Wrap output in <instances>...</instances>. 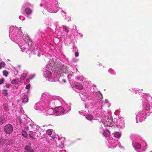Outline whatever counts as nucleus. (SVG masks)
<instances>
[{"mask_svg": "<svg viewBox=\"0 0 152 152\" xmlns=\"http://www.w3.org/2000/svg\"><path fill=\"white\" fill-rule=\"evenodd\" d=\"M56 63L53 59H50L48 63V64L46 65V70L44 72L43 74L44 76L49 79V81H57L59 80L60 77L63 73L69 74L67 77L68 79H70L72 76L73 73L68 70H66L67 67L66 66L61 65L58 66V67L55 68Z\"/></svg>", "mask_w": 152, "mask_h": 152, "instance_id": "obj_1", "label": "nucleus"}, {"mask_svg": "<svg viewBox=\"0 0 152 152\" xmlns=\"http://www.w3.org/2000/svg\"><path fill=\"white\" fill-rule=\"evenodd\" d=\"M9 36L12 41L18 45L22 52L27 50L32 44L29 36L26 34H23L22 33L20 28H18L14 26L10 27Z\"/></svg>", "mask_w": 152, "mask_h": 152, "instance_id": "obj_2", "label": "nucleus"}, {"mask_svg": "<svg viewBox=\"0 0 152 152\" xmlns=\"http://www.w3.org/2000/svg\"><path fill=\"white\" fill-rule=\"evenodd\" d=\"M58 6V2L56 0H49V2L45 3L44 5L49 12L53 13L57 12Z\"/></svg>", "mask_w": 152, "mask_h": 152, "instance_id": "obj_3", "label": "nucleus"}, {"mask_svg": "<svg viewBox=\"0 0 152 152\" xmlns=\"http://www.w3.org/2000/svg\"><path fill=\"white\" fill-rule=\"evenodd\" d=\"M42 99L44 100V102L46 104H50L53 103L54 100L56 99V97L49 95L48 93H44L42 95Z\"/></svg>", "mask_w": 152, "mask_h": 152, "instance_id": "obj_4", "label": "nucleus"}, {"mask_svg": "<svg viewBox=\"0 0 152 152\" xmlns=\"http://www.w3.org/2000/svg\"><path fill=\"white\" fill-rule=\"evenodd\" d=\"M45 104V103H43L42 101H41L36 104L34 108L36 110L40 111L41 113H45L46 112V110H45V107L44 104Z\"/></svg>", "mask_w": 152, "mask_h": 152, "instance_id": "obj_5", "label": "nucleus"}, {"mask_svg": "<svg viewBox=\"0 0 152 152\" xmlns=\"http://www.w3.org/2000/svg\"><path fill=\"white\" fill-rule=\"evenodd\" d=\"M102 122L105 125L109 126H111L113 123L111 117L107 116L103 118Z\"/></svg>", "mask_w": 152, "mask_h": 152, "instance_id": "obj_6", "label": "nucleus"}, {"mask_svg": "<svg viewBox=\"0 0 152 152\" xmlns=\"http://www.w3.org/2000/svg\"><path fill=\"white\" fill-rule=\"evenodd\" d=\"M24 128L26 130H29L31 133L33 131H37L38 129V126L34 124H30L29 126L25 125Z\"/></svg>", "mask_w": 152, "mask_h": 152, "instance_id": "obj_7", "label": "nucleus"}, {"mask_svg": "<svg viewBox=\"0 0 152 152\" xmlns=\"http://www.w3.org/2000/svg\"><path fill=\"white\" fill-rule=\"evenodd\" d=\"M55 115H58L65 114L63 107H59L55 108Z\"/></svg>", "mask_w": 152, "mask_h": 152, "instance_id": "obj_8", "label": "nucleus"}, {"mask_svg": "<svg viewBox=\"0 0 152 152\" xmlns=\"http://www.w3.org/2000/svg\"><path fill=\"white\" fill-rule=\"evenodd\" d=\"M73 87L75 88V91L77 92H79L80 90H81L83 88V85L78 83H75Z\"/></svg>", "mask_w": 152, "mask_h": 152, "instance_id": "obj_9", "label": "nucleus"}, {"mask_svg": "<svg viewBox=\"0 0 152 152\" xmlns=\"http://www.w3.org/2000/svg\"><path fill=\"white\" fill-rule=\"evenodd\" d=\"M45 110H46V112L42 113L43 114L45 115H51L53 114L55 115V108L54 109L52 108H50L47 110L45 108Z\"/></svg>", "mask_w": 152, "mask_h": 152, "instance_id": "obj_10", "label": "nucleus"}, {"mask_svg": "<svg viewBox=\"0 0 152 152\" xmlns=\"http://www.w3.org/2000/svg\"><path fill=\"white\" fill-rule=\"evenodd\" d=\"M13 128L12 126L10 124L6 125L4 128V132L7 134H10L13 131Z\"/></svg>", "mask_w": 152, "mask_h": 152, "instance_id": "obj_11", "label": "nucleus"}, {"mask_svg": "<svg viewBox=\"0 0 152 152\" xmlns=\"http://www.w3.org/2000/svg\"><path fill=\"white\" fill-rule=\"evenodd\" d=\"M65 113L66 114L69 111L71 110V107L68 104H65L63 107Z\"/></svg>", "mask_w": 152, "mask_h": 152, "instance_id": "obj_12", "label": "nucleus"}, {"mask_svg": "<svg viewBox=\"0 0 152 152\" xmlns=\"http://www.w3.org/2000/svg\"><path fill=\"white\" fill-rule=\"evenodd\" d=\"M59 28V30L60 31L63 30L66 34H67L69 32V28L66 26H62L60 27Z\"/></svg>", "mask_w": 152, "mask_h": 152, "instance_id": "obj_13", "label": "nucleus"}, {"mask_svg": "<svg viewBox=\"0 0 152 152\" xmlns=\"http://www.w3.org/2000/svg\"><path fill=\"white\" fill-rule=\"evenodd\" d=\"M27 76V73H23L21 75L20 79V81L22 83L23 82V80Z\"/></svg>", "mask_w": 152, "mask_h": 152, "instance_id": "obj_14", "label": "nucleus"}, {"mask_svg": "<svg viewBox=\"0 0 152 152\" xmlns=\"http://www.w3.org/2000/svg\"><path fill=\"white\" fill-rule=\"evenodd\" d=\"M28 101V96L26 95H24L23 97L22 102L23 103H26Z\"/></svg>", "mask_w": 152, "mask_h": 152, "instance_id": "obj_15", "label": "nucleus"}, {"mask_svg": "<svg viewBox=\"0 0 152 152\" xmlns=\"http://www.w3.org/2000/svg\"><path fill=\"white\" fill-rule=\"evenodd\" d=\"M24 152H34L33 150L28 146H26L25 148Z\"/></svg>", "mask_w": 152, "mask_h": 152, "instance_id": "obj_16", "label": "nucleus"}, {"mask_svg": "<svg viewBox=\"0 0 152 152\" xmlns=\"http://www.w3.org/2000/svg\"><path fill=\"white\" fill-rule=\"evenodd\" d=\"M25 12L27 15H30L32 12L31 10L28 8H27L25 10Z\"/></svg>", "mask_w": 152, "mask_h": 152, "instance_id": "obj_17", "label": "nucleus"}, {"mask_svg": "<svg viewBox=\"0 0 152 152\" xmlns=\"http://www.w3.org/2000/svg\"><path fill=\"white\" fill-rule=\"evenodd\" d=\"M20 81L18 79H15L12 80L11 81V83L13 84H18V83Z\"/></svg>", "mask_w": 152, "mask_h": 152, "instance_id": "obj_18", "label": "nucleus"}, {"mask_svg": "<svg viewBox=\"0 0 152 152\" xmlns=\"http://www.w3.org/2000/svg\"><path fill=\"white\" fill-rule=\"evenodd\" d=\"M86 118L87 120L91 121L93 119L94 117L90 114H88L86 115Z\"/></svg>", "mask_w": 152, "mask_h": 152, "instance_id": "obj_19", "label": "nucleus"}, {"mask_svg": "<svg viewBox=\"0 0 152 152\" xmlns=\"http://www.w3.org/2000/svg\"><path fill=\"white\" fill-rule=\"evenodd\" d=\"M7 141L3 139H0V146H2Z\"/></svg>", "mask_w": 152, "mask_h": 152, "instance_id": "obj_20", "label": "nucleus"}, {"mask_svg": "<svg viewBox=\"0 0 152 152\" xmlns=\"http://www.w3.org/2000/svg\"><path fill=\"white\" fill-rule=\"evenodd\" d=\"M134 145L135 148L137 149H139L141 148V145L138 142L135 143Z\"/></svg>", "mask_w": 152, "mask_h": 152, "instance_id": "obj_21", "label": "nucleus"}, {"mask_svg": "<svg viewBox=\"0 0 152 152\" xmlns=\"http://www.w3.org/2000/svg\"><path fill=\"white\" fill-rule=\"evenodd\" d=\"M80 97H81V99L83 101H86L88 98L87 96H85L84 95H83V94H82L80 96Z\"/></svg>", "mask_w": 152, "mask_h": 152, "instance_id": "obj_22", "label": "nucleus"}, {"mask_svg": "<svg viewBox=\"0 0 152 152\" xmlns=\"http://www.w3.org/2000/svg\"><path fill=\"white\" fill-rule=\"evenodd\" d=\"M110 133L109 132L106 131H104V132L103 133V134L104 136L108 137L110 135Z\"/></svg>", "mask_w": 152, "mask_h": 152, "instance_id": "obj_23", "label": "nucleus"}, {"mask_svg": "<svg viewBox=\"0 0 152 152\" xmlns=\"http://www.w3.org/2000/svg\"><path fill=\"white\" fill-rule=\"evenodd\" d=\"M115 137L117 138H119L121 136V134L118 132H116L114 134Z\"/></svg>", "mask_w": 152, "mask_h": 152, "instance_id": "obj_24", "label": "nucleus"}, {"mask_svg": "<svg viewBox=\"0 0 152 152\" xmlns=\"http://www.w3.org/2000/svg\"><path fill=\"white\" fill-rule=\"evenodd\" d=\"M58 135H53L51 137L56 142V140H58Z\"/></svg>", "mask_w": 152, "mask_h": 152, "instance_id": "obj_25", "label": "nucleus"}, {"mask_svg": "<svg viewBox=\"0 0 152 152\" xmlns=\"http://www.w3.org/2000/svg\"><path fill=\"white\" fill-rule=\"evenodd\" d=\"M5 65V63L3 61L1 62L0 64V69H1L3 67H4Z\"/></svg>", "mask_w": 152, "mask_h": 152, "instance_id": "obj_26", "label": "nucleus"}, {"mask_svg": "<svg viewBox=\"0 0 152 152\" xmlns=\"http://www.w3.org/2000/svg\"><path fill=\"white\" fill-rule=\"evenodd\" d=\"M85 78L82 76H80L78 77H77V79L80 81H83L84 80Z\"/></svg>", "mask_w": 152, "mask_h": 152, "instance_id": "obj_27", "label": "nucleus"}, {"mask_svg": "<svg viewBox=\"0 0 152 152\" xmlns=\"http://www.w3.org/2000/svg\"><path fill=\"white\" fill-rule=\"evenodd\" d=\"M4 119L3 116H0V125L4 123Z\"/></svg>", "mask_w": 152, "mask_h": 152, "instance_id": "obj_28", "label": "nucleus"}, {"mask_svg": "<svg viewBox=\"0 0 152 152\" xmlns=\"http://www.w3.org/2000/svg\"><path fill=\"white\" fill-rule=\"evenodd\" d=\"M79 113L80 115H82L83 116H84L86 114V111L83 110H81L79 112Z\"/></svg>", "mask_w": 152, "mask_h": 152, "instance_id": "obj_29", "label": "nucleus"}, {"mask_svg": "<svg viewBox=\"0 0 152 152\" xmlns=\"http://www.w3.org/2000/svg\"><path fill=\"white\" fill-rule=\"evenodd\" d=\"M3 75L5 77H7L9 74L8 72L6 70H4L3 72Z\"/></svg>", "mask_w": 152, "mask_h": 152, "instance_id": "obj_30", "label": "nucleus"}, {"mask_svg": "<svg viewBox=\"0 0 152 152\" xmlns=\"http://www.w3.org/2000/svg\"><path fill=\"white\" fill-rule=\"evenodd\" d=\"M22 134L23 136L25 137H27V133L26 132L23 130L22 132Z\"/></svg>", "mask_w": 152, "mask_h": 152, "instance_id": "obj_31", "label": "nucleus"}, {"mask_svg": "<svg viewBox=\"0 0 152 152\" xmlns=\"http://www.w3.org/2000/svg\"><path fill=\"white\" fill-rule=\"evenodd\" d=\"M2 93L4 95L7 96L8 95V93L7 91L6 90H3L2 91Z\"/></svg>", "mask_w": 152, "mask_h": 152, "instance_id": "obj_32", "label": "nucleus"}, {"mask_svg": "<svg viewBox=\"0 0 152 152\" xmlns=\"http://www.w3.org/2000/svg\"><path fill=\"white\" fill-rule=\"evenodd\" d=\"M17 121L18 123H19L20 124H21V119L20 117H18L17 118Z\"/></svg>", "mask_w": 152, "mask_h": 152, "instance_id": "obj_33", "label": "nucleus"}, {"mask_svg": "<svg viewBox=\"0 0 152 152\" xmlns=\"http://www.w3.org/2000/svg\"><path fill=\"white\" fill-rule=\"evenodd\" d=\"M47 133L48 135H51L52 133V132L51 130L50 129L48 130L47 131Z\"/></svg>", "mask_w": 152, "mask_h": 152, "instance_id": "obj_34", "label": "nucleus"}, {"mask_svg": "<svg viewBox=\"0 0 152 152\" xmlns=\"http://www.w3.org/2000/svg\"><path fill=\"white\" fill-rule=\"evenodd\" d=\"M4 81V78H2L0 79V85L3 84Z\"/></svg>", "mask_w": 152, "mask_h": 152, "instance_id": "obj_35", "label": "nucleus"}, {"mask_svg": "<svg viewBox=\"0 0 152 152\" xmlns=\"http://www.w3.org/2000/svg\"><path fill=\"white\" fill-rule=\"evenodd\" d=\"M65 19L67 21H70L71 20L70 17L68 16H66Z\"/></svg>", "mask_w": 152, "mask_h": 152, "instance_id": "obj_36", "label": "nucleus"}, {"mask_svg": "<svg viewBox=\"0 0 152 152\" xmlns=\"http://www.w3.org/2000/svg\"><path fill=\"white\" fill-rule=\"evenodd\" d=\"M98 93L99 94V99H102L103 98L102 94L99 92Z\"/></svg>", "mask_w": 152, "mask_h": 152, "instance_id": "obj_37", "label": "nucleus"}, {"mask_svg": "<svg viewBox=\"0 0 152 152\" xmlns=\"http://www.w3.org/2000/svg\"><path fill=\"white\" fill-rule=\"evenodd\" d=\"M19 18L22 20H24L25 19L24 17L22 16H19Z\"/></svg>", "mask_w": 152, "mask_h": 152, "instance_id": "obj_38", "label": "nucleus"}, {"mask_svg": "<svg viewBox=\"0 0 152 152\" xmlns=\"http://www.w3.org/2000/svg\"><path fill=\"white\" fill-rule=\"evenodd\" d=\"M30 84H28L26 86V88L27 89H29L30 88Z\"/></svg>", "mask_w": 152, "mask_h": 152, "instance_id": "obj_39", "label": "nucleus"}, {"mask_svg": "<svg viewBox=\"0 0 152 152\" xmlns=\"http://www.w3.org/2000/svg\"><path fill=\"white\" fill-rule=\"evenodd\" d=\"M35 76V75L33 74L30 76L29 78L30 79H32L34 78Z\"/></svg>", "mask_w": 152, "mask_h": 152, "instance_id": "obj_40", "label": "nucleus"}, {"mask_svg": "<svg viewBox=\"0 0 152 152\" xmlns=\"http://www.w3.org/2000/svg\"><path fill=\"white\" fill-rule=\"evenodd\" d=\"M79 53L77 52H76L75 53V56L76 57H77L79 56Z\"/></svg>", "mask_w": 152, "mask_h": 152, "instance_id": "obj_41", "label": "nucleus"}, {"mask_svg": "<svg viewBox=\"0 0 152 152\" xmlns=\"http://www.w3.org/2000/svg\"><path fill=\"white\" fill-rule=\"evenodd\" d=\"M61 14L63 15H65L66 14V13L65 12H64V11H61Z\"/></svg>", "mask_w": 152, "mask_h": 152, "instance_id": "obj_42", "label": "nucleus"}, {"mask_svg": "<svg viewBox=\"0 0 152 152\" xmlns=\"http://www.w3.org/2000/svg\"><path fill=\"white\" fill-rule=\"evenodd\" d=\"M10 85L9 84H7L6 85V86L7 88H9L10 87Z\"/></svg>", "mask_w": 152, "mask_h": 152, "instance_id": "obj_43", "label": "nucleus"}, {"mask_svg": "<svg viewBox=\"0 0 152 152\" xmlns=\"http://www.w3.org/2000/svg\"><path fill=\"white\" fill-rule=\"evenodd\" d=\"M29 136H30V137H32V138H33V136H32V135H31V133L30 134H29Z\"/></svg>", "mask_w": 152, "mask_h": 152, "instance_id": "obj_44", "label": "nucleus"}, {"mask_svg": "<svg viewBox=\"0 0 152 152\" xmlns=\"http://www.w3.org/2000/svg\"><path fill=\"white\" fill-rule=\"evenodd\" d=\"M40 6L42 7L43 6V4H40Z\"/></svg>", "mask_w": 152, "mask_h": 152, "instance_id": "obj_45", "label": "nucleus"}, {"mask_svg": "<svg viewBox=\"0 0 152 152\" xmlns=\"http://www.w3.org/2000/svg\"><path fill=\"white\" fill-rule=\"evenodd\" d=\"M63 80L64 81V82H65L66 81L64 80Z\"/></svg>", "mask_w": 152, "mask_h": 152, "instance_id": "obj_46", "label": "nucleus"}, {"mask_svg": "<svg viewBox=\"0 0 152 152\" xmlns=\"http://www.w3.org/2000/svg\"><path fill=\"white\" fill-rule=\"evenodd\" d=\"M10 143H9V144H6V145H10Z\"/></svg>", "mask_w": 152, "mask_h": 152, "instance_id": "obj_47", "label": "nucleus"}, {"mask_svg": "<svg viewBox=\"0 0 152 152\" xmlns=\"http://www.w3.org/2000/svg\"><path fill=\"white\" fill-rule=\"evenodd\" d=\"M76 26H75V28L76 29Z\"/></svg>", "mask_w": 152, "mask_h": 152, "instance_id": "obj_48", "label": "nucleus"}, {"mask_svg": "<svg viewBox=\"0 0 152 152\" xmlns=\"http://www.w3.org/2000/svg\"><path fill=\"white\" fill-rule=\"evenodd\" d=\"M38 56H40V55H39V54H38Z\"/></svg>", "mask_w": 152, "mask_h": 152, "instance_id": "obj_49", "label": "nucleus"}, {"mask_svg": "<svg viewBox=\"0 0 152 152\" xmlns=\"http://www.w3.org/2000/svg\"><path fill=\"white\" fill-rule=\"evenodd\" d=\"M87 107V106L86 105H85V107L86 108Z\"/></svg>", "mask_w": 152, "mask_h": 152, "instance_id": "obj_50", "label": "nucleus"}]
</instances>
